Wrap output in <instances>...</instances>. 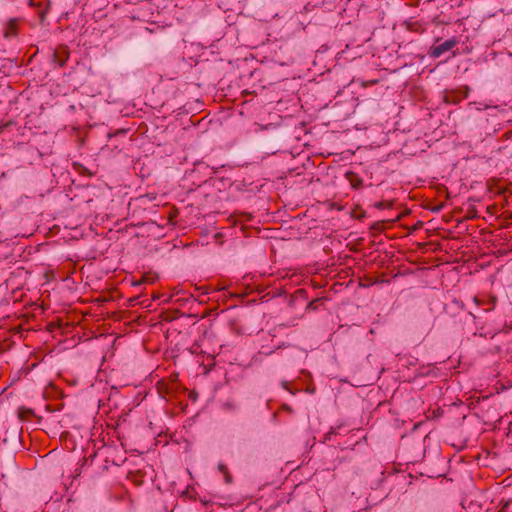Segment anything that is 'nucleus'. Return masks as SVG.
Masks as SVG:
<instances>
[{"instance_id": "3", "label": "nucleus", "mask_w": 512, "mask_h": 512, "mask_svg": "<svg viewBox=\"0 0 512 512\" xmlns=\"http://www.w3.org/2000/svg\"><path fill=\"white\" fill-rule=\"evenodd\" d=\"M16 34H17V23L15 20H11V21H9V23L7 24V26L5 28L4 36L6 38H8V37L15 36Z\"/></svg>"}, {"instance_id": "4", "label": "nucleus", "mask_w": 512, "mask_h": 512, "mask_svg": "<svg viewBox=\"0 0 512 512\" xmlns=\"http://www.w3.org/2000/svg\"><path fill=\"white\" fill-rule=\"evenodd\" d=\"M146 281H147V278H146V277H143V278H141L139 281H134V282H133V285H134V286H139V285H141L142 283H144V282H146Z\"/></svg>"}, {"instance_id": "2", "label": "nucleus", "mask_w": 512, "mask_h": 512, "mask_svg": "<svg viewBox=\"0 0 512 512\" xmlns=\"http://www.w3.org/2000/svg\"><path fill=\"white\" fill-rule=\"evenodd\" d=\"M69 57V53L66 48L62 47L53 52V60L59 66H64L67 59Z\"/></svg>"}, {"instance_id": "1", "label": "nucleus", "mask_w": 512, "mask_h": 512, "mask_svg": "<svg viewBox=\"0 0 512 512\" xmlns=\"http://www.w3.org/2000/svg\"><path fill=\"white\" fill-rule=\"evenodd\" d=\"M458 43V39L456 37H452L439 45L432 46L429 50V55L432 58H438L445 52L452 50L458 45Z\"/></svg>"}]
</instances>
